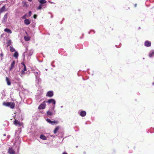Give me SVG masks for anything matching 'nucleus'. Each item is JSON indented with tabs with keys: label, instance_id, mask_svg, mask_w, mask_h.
I'll list each match as a JSON object with an SVG mask.
<instances>
[{
	"label": "nucleus",
	"instance_id": "1",
	"mask_svg": "<svg viewBox=\"0 0 154 154\" xmlns=\"http://www.w3.org/2000/svg\"><path fill=\"white\" fill-rule=\"evenodd\" d=\"M19 147H18L15 149L13 147H10L8 150V152L9 154H17L19 152Z\"/></svg>",
	"mask_w": 154,
	"mask_h": 154
},
{
	"label": "nucleus",
	"instance_id": "2",
	"mask_svg": "<svg viewBox=\"0 0 154 154\" xmlns=\"http://www.w3.org/2000/svg\"><path fill=\"white\" fill-rule=\"evenodd\" d=\"M4 104L7 106H9L11 108L13 109L15 106V104L12 102H7L4 103Z\"/></svg>",
	"mask_w": 154,
	"mask_h": 154
},
{
	"label": "nucleus",
	"instance_id": "3",
	"mask_svg": "<svg viewBox=\"0 0 154 154\" xmlns=\"http://www.w3.org/2000/svg\"><path fill=\"white\" fill-rule=\"evenodd\" d=\"M34 73L35 74L36 80H38V82H40L41 79H40L38 78V77H39V74L40 73V71L38 70L34 71Z\"/></svg>",
	"mask_w": 154,
	"mask_h": 154
},
{
	"label": "nucleus",
	"instance_id": "4",
	"mask_svg": "<svg viewBox=\"0 0 154 154\" xmlns=\"http://www.w3.org/2000/svg\"><path fill=\"white\" fill-rule=\"evenodd\" d=\"M54 105L53 107L52 108V110L53 111V112H51L50 111H48L47 112V115L48 116H52L54 115L55 113V111L54 110Z\"/></svg>",
	"mask_w": 154,
	"mask_h": 154
},
{
	"label": "nucleus",
	"instance_id": "5",
	"mask_svg": "<svg viewBox=\"0 0 154 154\" xmlns=\"http://www.w3.org/2000/svg\"><path fill=\"white\" fill-rule=\"evenodd\" d=\"M45 102L46 101L43 102L38 107V109H43L45 108Z\"/></svg>",
	"mask_w": 154,
	"mask_h": 154
},
{
	"label": "nucleus",
	"instance_id": "6",
	"mask_svg": "<svg viewBox=\"0 0 154 154\" xmlns=\"http://www.w3.org/2000/svg\"><path fill=\"white\" fill-rule=\"evenodd\" d=\"M14 124L16 125H19L21 126L22 125V123L19 122L18 121L15 119L14 122Z\"/></svg>",
	"mask_w": 154,
	"mask_h": 154
},
{
	"label": "nucleus",
	"instance_id": "7",
	"mask_svg": "<svg viewBox=\"0 0 154 154\" xmlns=\"http://www.w3.org/2000/svg\"><path fill=\"white\" fill-rule=\"evenodd\" d=\"M53 95V92L52 91H48L46 96L49 97H51Z\"/></svg>",
	"mask_w": 154,
	"mask_h": 154
},
{
	"label": "nucleus",
	"instance_id": "8",
	"mask_svg": "<svg viewBox=\"0 0 154 154\" xmlns=\"http://www.w3.org/2000/svg\"><path fill=\"white\" fill-rule=\"evenodd\" d=\"M46 121H47V122H48L50 123V124H52V125H54V124L55 123H57V122L51 121L50 119H46Z\"/></svg>",
	"mask_w": 154,
	"mask_h": 154
},
{
	"label": "nucleus",
	"instance_id": "9",
	"mask_svg": "<svg viewBox=\"0 0 154 154\" xmlns=\"http://www.w3.org/2000/svg\"><path fill=\"white\" fill-rule=\"evenodd\" d=\"M5 5L3 6L1 8H0V14L6 11L5 9Z\"/></svg>",
	"mask_w": 154,
	"mask_h": 154
},
{
	"label": "nucleus",
	"instance_id": "10",
	"mask_svg": "<svg viewBox=\"0 0 154 154\" xmlns=\"http://www.w3.org/2000/svg\"><path fill=\"white\" fill-rule=\"evenodd\" d=\"M8 13H6L4 15L2 20L3 22L5 23L7 21L8 17Z\"/></svg>",
	"mask_w": 154,
	"mask_h": 154
},
{
	"label": "nucleus",
	"instance_id": "11",
	"mask_svg": "<svg viewBox=\"0 0 154 154\" xmlns=\"http://www.w3.org/2000/svg\"><path fill=\"white\" fill-rule=\"evenodd\" d=\"M46 102L48 103H52L54 105L55 104V101L53 99H51L48 101H46Z\"/></svg>",
	"mask_w": 154,
	"mask_h": 154
},
{
	"label": "nucleus",
	"instance_id": "12",
	"mask_svg": "<svg viewBox=\"0 0 154 154\" xmlns=\"http://www.w3.org/2000/svg\"><path fill=\"white\" fill-rule=\"evenodd\" d=\"M15 62L14 61H13L12 63H11V67L9 68V71H11L12 69L14 68V65L15 64Z\"/></svg>",
	"mask_w": 154,
	"mask_h": 154
},
{
	"label": "nucleus",
	"instance_id": "13",
	"mask_svg": "<svg viewBox=\"0 0 154 154\" xmlns=\"http://www.w3.org/2000/svg\"><path fill=\"white\" fill-rule=\"evenodd\" d=\"M144 45L146 46L149 47L151 46V43L148 41H146L144 43Z\"/></svg>",
	"mask_w": 154,
	"mask_h": 154
},
{
	"label": "nucleus",
	"instance_id": "14",
	"mask_svg": "<svg viewBox=\"0 0 154 154\" xmlns=\"http://www.w3.org/2000/svg\"><path fill=\"white\" fill-rule=\"evenodd\" d=\"M30 23V21L28 19H26L24 21V23L27 25L29 24Z\"/></svg>",
	"mask_w": 154,
	"mask_h": 154
},
{
	"label": "nucleus",
	"instance_id": "15",
	"mask_svg": "<svg viewBox=\"0 0 154 154\" xmlns=\"http://www.w3.org/2000/svg\"><path fill=\"white\" fill-rule=\"evenodd\" d=\"M80 115L82 116H85L86 115V112L84 111H82L80 113Z\"/></svg>",
	"mask_w": 154,
	"mask_h": 154
},
{
	"label": "nucleus",
	"instance_id": "16",
	"mask_svg": "<svg viewBox=\"0 0 154 154\" xmlns=\"http://www.w3.org/2000/svg\"><path fill=\"white\" fill-rule=\"evenodd\" d=\"M6 79L7 85H11V82L10 81V80L7 77H6Z\"/></svg>",
	"mask_w": 154,
	"mask_h": 154
},
{
	"label": "nucleus",
	"instance_id": "17",
	"mask_svg": "<svg viewBox=\"0 0 154 154\" xmlns=\"http://www.w3.org/2000/svg\"><path fill=\"white\" fill-rule=\"evenodd\" d=\"M154 56V51H150L149 54V57H152Z\"/></svg>",
	"mask_w": 154,
	"mask_h": 154
},
{
	"label": "nucleus",
	"instance_id": "18",
	"mask_svg": "<svg viewBox=\"0 0 154 154\" xmlns=\"http://www.w3.org/2000/svg\"><path fill=\"white\" fill-rule=\"evenodd\" d=\"M4 31L9 33H12L10 29L8 28L5 29H4Z\"/></svg>",
	"mask_w": 154,
	"mask_h": 154
},
{
	"label": "nucleus",
	"instance_id": "19",
	"mask_svg": "<svg viewBox=\"0 0 154 154\" xmlns=\"http://www.w3.org/2000/svg\"><path fill=\"white\" fill-rule=\"evenodd\" d=\"M60 127L59 126H57L54 129V133L55 134L58 131Z\"/></svg>",
	"mask_w": 154,
	"mask_h": 154
},
{
	"label": "nucleus",
	"instance_id": "20",
	"mask_svg": "<svg viewBox=\"0 0 154 154\" xmlns=\"http://www.w3.org/2000/svg\"><path fill=\"white\" fill-rule=\"evenodd\" d=\"M40 138L43 140H46L47 137L44 135H42L40 136Z\"/></svg>",
	"mask_w": 154,
	"mask_h": 154
},
{
	"label": "nucleus",
	"instance_id": "21",
	"mask_svg": "<svg viewBox=\"0 0 154 154\" xmlns=\"http://www.w3.org/2000/svg\"><path fill=\"white\" fill-rule=\"evenodd\" d=\"M39 2L42 5L43 4H45L47 2L45 0H41L39 1Z\"/></svg>",
	"mask_w": 154,
	"mask_h": 154
},
{
	"label": "nucleus",
	"instance_id": "22",
	"mask_svg": "<svg viewBox=\"0 0 154 154\" xmlns=\"http://www.w3.org/2000/svg\"><path fill=\"white\" fill-rule=\"evenodd\" d=\"M24 39L26 41H28L30 39V38L28 36H24Z\"/></svg>",
	"mask_w": 154,
	"mask_h": 154
},
{
	"label": "nucleus",
	"instance_id": "23",
	"mask_svg": "<svg viewBox=\"0 0 154 154\" xmlns=\"http://www.w3.org/2000/svg\"><path fill=\"white\" fill-rule=\"evenodd\" d=\"M18 53L17 51H16L14 54V56L17 58L18 57Z\"/></svg>",
	"mask_w": 154,
	"mask_h": 154
},
{
	"label": "nucleus",
	"instance_id": "24",
	"mask_svg": "<svg viewBox=\"0 0 154 154\" xmlns=\"http://www.w3.org/2000/svg\"><path fill=\"white\" fill-rule=\"evenodd\" d=\"M25 71L23 70H22L21 72V73H20V75L21 76H23V75L25 74V72H24Z\"/></svg>",
	"mask_w": 154,
	"mask_h": 154
},
{
	"label": "nucleus",
	"instance_id": "25",
	"mask_svg": "<svg viewBox=\"0 0 154 154\" xmlns=\"http://www.w3.org/2000/svg\"><path fill=\"white\" fill-rule=\"evenodd\" d=\"M44 5H42V4H40L39 6L38 7V10H40L41 9V8H42V7L44 6Z\"/></svg>",
	"mask_w": 154,
	"mask_h": 154
},
{
	"label": "nucleus",
	"instance_id": "26",
	"mask_svg": "<svg viewBox=\"0 0 154 154\" xmlns=\"http://www.w3.org/2000/svg\"><path fill=\"white\" fill-rule=\"evenodd\" d=\"M22 64H23V70H24V71H26V66L23 63H22Z\"/></svg>",
	"mask_w": 154,
	"mask_h": 154
},
{
	"label": "nucleus",
	"instance_id": "27",
	"mask_svg": "<svg viewBox=\"0 0 154 154\" xmlns=\"http://www.w3.org/2000/svg\"><path fill=\"white\" fill-rule=\"evenodd\" d=\"M11 47V48L10 49V51H11L14 52L15 51V50L14 48H13L11 47Z\"/></svg>",
	"mask_w": 154,
	"mask_h": 154
},
{
	"label": "nucleus",
	"instance_id": "28",
	"mask_svg": "<svg viewBox=\"0 0 154 154\" xmlns=\"http://www.w3.org/2000/svg\"><path fill=\"white\" fill-rule=\"evenodd\" d=\"M26 14H25L24 16H23L22 17V18L23 19H26Z\"/></svg>",
	"mask_w": 154,
	"mask_h": 154
},
{
	"label": "nucleus",
	"instance_id": "29",
	"mask_svg": "<svg viewBox=\"0 0 154 154\" xmlns=\"http://www.w3.org/2000/svg\"><path fill=\"white\" fill-rule=\"evenodd\" d=\"M29 16H31V14H32L31 11H29Z\"/></svg>",
	"mask_w": 154,
	"mask_h": 154
},
{
	"label": "nucleus",
	"instance_id": "30",
	"mask_svg": "<svg viewBox=\"0 0 154 154\" xmlns=\"http://www.w3.org/2000/svg\"><path fill=\"white\" fill-rule=\"evenodd\" d=\"M37 17V16L36 15H34V18L35 19H36V17Z\"/></svg>",
	"mask_w": 154,
	"mask_h": 154
},
{
	"label": "nucleus",
	"instance_id": "31",
	"mask_svg": "<svg viewBox=\"0 0 154 154\" xmlns=\"http://www.w3.org/2000/svg\"><path fill=\"white\" fill-rule=\"evenodd\" d=\"M62 154H67L66 152H64Z\"/></svg>",
	"mask_w": 154,
	"mask_h": 154
},
{
	"label": "nucleus",
	"instance_id": "32",
	"mask_svg": "<svg viewBox=\"0 0 154 154\" xmlns=\"http://www.w3.org/2000/svg\"><path fill=\"white\" fill-rule=\"evenodd\" d=\"M8 42L9 43H11V41H8Z\"/></svg>",
	"mask_w": 154,
	"mask_h": 154
},
{
	"label": "nucleus",
	"instance_id": "33",
	"mask_svg": "<svg viewBox=\"0 0 154 154\" xmlns=\"http://www.w3.org/2000/svg\"><path fill=\"white\" fill-rule=\"evenodd\" d=\"M1 56L2 57L3 56V54L2 53L1 54Z\"/></svg>",
	"mask_w": 154,
	"mask_h": 154
},
{
	"label": "nucleus",
	"instance_id": "34",
	"mask_svg": "<svg viewBox=\"0 0 154 154\" xmlns=\"http://www.w3.org/2000/svg\"><path fill=\"white\" fill-rule=\"evenodd\" d=\"M137 4H135V5H134L135 7H136L137 6Z\"/></svg>",
	"mask_w": 154,
	"mask_h": 154
},
{
	"label": "nucleus",
	"instance_id": "35",
	"mask_svg": "<svg viewBox=\"0 0 154 154\" xmlns=\"http://www.w3.org/2000/svg\"><path fill=\"white\" fill-rule=\"evenodd\" d=\"M29 1L31 2L32 0H28Z\"/></svg>",
	"mask_w": 154,
	"mask_h": 154
},
{
	"label": "nucleus",
	"instance_id": "36",
	"mask_svg": "<svg viewBox=\"0 0 154 154\" xmlns=\"http://www.w3.org/2000/svg\"><path fill=\"white\" fill-rule=\"evenodd\" d=\"M3 135H4V136H5V135H6L5 134H4Z\"/></svg>",
	"mask_w": 154,
	"mask_h": 154
},
{
	"label": "nucleus",
	"instance_id": "37",
	"mask_svg": "<svg viewBox=\"0 0 154 154\" xmlns=\"http://www.w3.org/2000/svg\"><path fill=\"white\" fill-rule=\"evenodd\" d=\"M49 2L51 3H53L51 2Z\"/></svg>",
	"mask_w": 154,
	"mask_h": 154
},
{
	"label": "nucleus",
	"instance_id": "38",
	"mask_svg": "<svg viewBox=\"0 0 154 154\" xmlns=\"http://www.w3.org/2000/svg\"><path fill=\"white\" fill-rule=\"evenodd\" d=\"M60 107H61V108H62V107H63V106H60Z\"/></svg>",
	"mask_w": 154,
	"mask_h": 154
},
{
	"label": "nucleus",
	"instance_id": "39",
	"mask_svg": "<svg viewBox=\"0 0 154 154\" xmlns=\"http://www.w3.org/2000/svg\"><path fill=\"white\" fill-rule=\"evenodd\" d=\"M152 85H154V82H153V83H152Z\"/></svg>",
	"mask_w": 154,
	"mask_h": 154
}]
</instances>
